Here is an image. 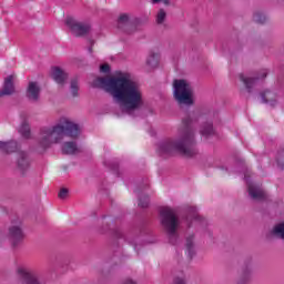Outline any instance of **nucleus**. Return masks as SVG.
I'll use <instances>...</instances> for the list:
<instances>
[{"mask_svg":"<svg viewBox=\"0 0 284 284\" xmlns=\"http://www.w3.org/2000/svg\"><path fill=\"white\" fill-rule=\"evenodd\" d=\"M93 85L108 92L126 114H132L145 105L143 87L128 71H116L111 77H99L93 81Z\"/></svg>","mask_w":284,"mask_h":284,"instance_id":"obj_1","label":"nucleus"},{"mask_svg":"<svg viewBox=\"0 0 284 284\" xmlns=\"http://www.w3.org/2000/svg\"><path fill=\"white\" fill-rule=\"evenodd\" d=\"M68 136L69 139H79L81 136V125L70 118L62 116L51 126H44L40 130L38 145L41 150H50Z\"/></svg>","mask_w":284,"mask_h":284,"instance_id":"obj_2","label":"nucleus"},{"mask_svg":"<svg viewBox=\"0 0 284 284\" xmlns=\"http://www.w3.org/2000/svg\"><path fill=\"white\" fill-rule=\"evenodd\" d=\"M194 143V131L187 129L175 139L165 140L160 144L161 154H183V156H194L196 152L190 148Z\"/></svg>","mask_w":284,"mask_h":284,"instance_id":"obj_3","label":"nucleus"},{"mask_svg":"<svg viewBox=\"0 0 284 284\" xmlns=\"http://www.w3.org/2000/svg\"><path fill=\"white\" fill-rule=\"evenodd\" d=\"M173 99L180 105H194V88L189 79L180 78L173 81Z\"/></svg>","mask_w":284,"mask_h":284,"instance_id":"obj_4","label":"nucleus"},{"mask_svg":"<svg viewBox=\"0 0 284 284\" xmlns=\"http://www.w3.org/2000/svg\"><path fill=\"white\" fill-rule=\"evenodd\" d=\"M161 223L170 237V242L174 244L176 239H179V217L176 216V211L170 206H164L160 211Z\"/></svg>","mask_w":284,"mask_h":284,"instance_id":"obj_5","label":"nucleus"},{"mask_svg":"<svg viewBox=\"0 0 284 284\" xmlns=\"http://www.w3.org/2000/svg\"><path fill=\"white\" fill-rule=\"evenodd\" d=\"M257 99L268 108H278L281 104V91L274 88L264 89L258 93Z\"/></svg>","mask_w":284,"mask_h":284,"instance_id":"obj_6","label":"nucleus"},{"mask_svg":"<svg viewBox=\"0 0 284 284\" xmlns=\"http://www.w3.org/2000/svg\"><path fill=\"white\" fill-rule=\"evenodd\" d=\"M7 236L13 247H17V245H19V243L26 239L21 220L17 219L11 221V224L8 227Z\"/></svg>","mask_w":284,"mask_h":284,"instance_id":"obj_7","label":"nucleus"},{"mask_svg":"<svg viewBox=\"0 0 284 284\" xmlns=\"http://www.w3.org/2000/svg\"><path fill=\"white\" fill-rule=\"evenodd\" d=\"M246 187L248 196L253 201H265L267 199V193L263 190V186L258 184L255 180H246Z\"/></svg>","mask_w":284,"mask_h":284,"instance_id":"obj_8","label":"nucleus"},{"mask_svg":"<svg viewBox=\"0 0 284 284\" xmlns=\"http://www.w3.org/2000/svg\"><path fill=\"white\" fill-rule=\"evenodd\" d=\"M65 23L75 37H82V34H88V32H90V23L88 22H81L74 18H68Z\"/></svg>","mask_w":284,"mask_h":284,"instance_id":"obj_9","label":"nucleus"},{"mask_svg":"<svg viewBox=\"0 0 284 284\" xmlns=\"http://www.w3.org/2000/svg\"><path fill=\"white\" fill-rule=\"evenodd\" d=\"M265 77H267V70L263 69L255 77H247L244 73H239L237 81L243 83L244 88L250 91L254 87V83L258 81V79H265Z\"/></svg>","mask_w":284,"mask_h":284,"instance_id":"obj_10","label":"nucleus"},{"mask_svg":"<svg viewBox=\"0 0 284 284\" xmlns=\"http://www.w3.org/2000/svg\"><path fill=\"white\" fill-rule=\"evenodd\" d=\"M50 77L58 85H65L69 75L65 69L61 67H52L50 70Z\"/></svg>","mask_w":284,"mask_h":284,"instance_id":"obj_11","label":"nucleus"},{"mask_svg":"<svg viewBox=\"0 0 284 284\" xmlns=\"http://www.w3.org/2000/svg\"><path fill=\"white\" fill-rule=\"evenodd\" d=\"M189 215L186 216L187 227H196L203 225V217L199 215V209L196 206H190L187 209Z\"/></svg>","mask_w":284,"mask_h":284,"instance_id":"obj_12","label":"nucleus"},{"mask_svg":"<svg viewBox=\"0 0 284 284\" xmlns=\"http://www.w3.org/2000/svg\"><path fill=\"white\" fill-rule=\"evenodd\" d=\"M18 274L21 276L24 284H39V278H37L34 272L26 266H20Z\"/></svg>","mask_w":284,"mask_h":284,"instance_id":"obj_13","label":"nucleus"},{"mask_svg":"<svg viewBox=\"0 0 284 284\" xmlns=\"http://www.w3.org/2000/svg\"><path fill=\"white\" fill-rule=\"evenodd\" d=\"M14 81H17V75L14 74H10L4 78L3 88L0 91V98L14 94Z\"/></svg>","mask_w":284,"mask_h":284,"instance_id":"obj_14","label":"nucleus"},{"mask_svg":"<svg viewBox=\"0 0 284 284\" xmlns=\"http://www.w3.org/2000/svg\"><path fill=\"white\" fill-rule=\"evenodd\" d=\"M41 94V87L37 82H30L27 89V97L30 101H38Z\"/></svg>","mask_w":284,"mask_h":284,"instance_id":"obj_15","label":"nucleus"},{"mask_svg":"<svg viewBox=\"0 0 284 284\" xmlns=\"http://www.w3.org/2000/svg\"><path fill=\"white\" fill-rule=\"evenodd\" d=\"M19 142L14 140H11L9 142L0 141V150H2V152H7L8 154L12 152H19Z\"/></svg>","mask_w":284,"mask_h":284,"instance_id":"obj_16","label":"nucleus"},{"mask_svg":"<svg viewBox=\"0 0 284 284\" xmlns=\"http://www.w3.org/2000/svg\"><path fill=\"white\" fill-rule=\"evenodd\" d=\"M18 132L22 139H32V131L30 130V123L24 120L21 122L20 126L18 128Z\"/></svg>","mask_w":284,"mask_h":284,"instance_id":"obj_17","label":"nucleus"},{"mask_svg":"<svg viewBox=\"0 0 284 284\" xmlns=\"http://www.w3.org/2000/svg\"><path fill=\"white\" fill-rule=\"evenodd\" d=\"M63 154H77L79 152V146L74 141H67L62 144Z\"/></svg>","mask_w":284,"mask_h":284,"instance_id":"obj_18","label":"nucleus"},{"mask_svg":"<svg viewBox=\"0 0 284 284\" xmlns=\"http://www.w3.org/2000/svg\"><path fill=\"white\" fill-rule=\"evenodd\" d=\"M28 165H30V159L28 158V153H26L23 151H19L18 152V166L21 170H26V168H28Z\"/></svg>","mask_w":284,"mask_h":284,"instance_id":"obj_19","label":"nucleus"},{"mask_svg":"<svg viewBox=\"0 0 284 284\" xmlns=\"http://www.w3.org/2000/svg\"><path fill=\"white\" fill-rule=\"evenodd\" d=\"M185 252H186L189 258H192V256H194V254L196 252L194 248V236L186 237Z\"/></svg>","mask_w":284,"mask_h":284,"instance_id":"obj_20","label":"nucleus"},{"mask_svg":"<svg viewBox=\"0 0 284 284\" xmlns=\"http://www.w3.org/2000/svg\"><path fill=\"white\" fill-rule=\"evenodd\" d=\"M168 21V11L165 9H159L155 14V23L163 26Z\"/></svg>","mask_w":284,"mask_h":284,"instance_id":"obj_21","label":"nucleus"},{"mask_svg":"<svg viewBox=\"0 0 284 284\" xmlns=\"http://www.w3.org/2000/svg\"><path fill=\"white\" fill-rule=\"evenodd\" d=\"M200 132L203 136H211V134H214V126L212 125V122L203 124Z\"/></svg>","mask_w":284,"mask_h":284,"instance_id":"obj_22","label":"nucleus"},{"mask_svg":"<svg viewBox=\"0 0 284 284\" xmlns=\"http://www.w3.org/2000/svg\"><path fill=\"white\" fill-rule=\"evenodd\" d=\"M273 236H278L280 239L284 240V223H280L274 226L272 231Z\"/></svg>","mask_w":284,"mask_h":284,"instance_id":"obj_23","label":"nucleus"},{"mask_svg":"<svg viewBox=\"0 0 284 284\" xmlns=\"http://www.w3.org/2000/svg\"><path fill=\"white\" fill-rule=\"evenodd\" d=\"M70 92L72 97H79V80L72 79L70 81Z\"/></svg>","mask_w":284,"mask_h":284,"instance_id":"obj_24","label":"nucleus"},{"mask_svg":"<svg viewBox=\"0 0 284 284\" xmlns=\"http://www.w3.org/2000/svg\"><path fill=\"white\" fill-rule=\"evenodd\" d=\"M146 65H149V68H156L159 65V60L156 59V54L151 53L146 58Z\"/></svg>","mask_w":284,"mask_h":284,"instance_id":"obj_25","label":"nucleus"},{"mask_svg":"<svg viewBox=\"0 0 284 284\" xmlns=\"http://www.w3.org/2000/svg\"><path fill=\"white\" fill-rule=\"evenodd\" d=\"M253 21H255V23H265V21H267V16L263 12H256L253 16Z\"/></svg>","mask_w":284,"mask_h":284,"instance_id":"obj_26","label":"nucleus"},{"mask_svg":"<svg viewBox=\"0 0 284 284\" xmlns=\"http://www.w3.org/2000/svg\"><path fill=\"white\" fill-rule=\"evenodd\" d=\"M277 165L281 170H284V151H280L276 158Z\"/></svg>","mask_w":284,"mask_h":284,"instance_id":"obj_27","label":"nucleus"},{"mask_svg":"<svg viewBox=\"0 0 284 284\" xmlns=\"http://www.w3.org/2000/svg\"><path fill=\"white\" fill-rule=\"evenodd\" d=\"M152 6H156V3H163V6H172V0H149Z\"/></svg>","mask_w":284,"mask_h":284,"instance_id":"obj_28","label":"nucleus"},{"mask_svg":"<svg viewBox=\"0 0 284 284\" xmlns=\"http://www.w3.org/2000/svg\"><path fill=\"white\" fill-rule=\"evenodd\" d=\"M148 205H150V197H148V196L140 197L139 206L140 207H148Z\"/></svg>","mask_w":284,"mask_h":284,"instance_id":"obj_29","label":"nucleus"},{"mask_svg":"<svg viewBox=\"0 0 284 284\" xmlns=\"http://www.w3.org/2000/svg\"><path fill=\"white\" fill-rule=\"evenodd\" d=\"M100 72H102V74H110V64L104 63L100 65Z\"/></svg>","mask_w":284,"mask_h":284,"instance_id":"obj_30","label":"nucleus"},{"mask_svg":"<svg viewBox=\"0 0 284 284\" xmlns=\"http://www.w3.org/2000/svg\"><path fill=\"white\" fill-rule=\"evenodd\" d=\"M68 192L69 191L65 187L60 189V192L58 194L59 199H68Z\"/></svg>","mask_w":284,"mask_h":284,"instance_id":"obj_31","label":"nucleus"},{"mask_svg":"<svg viewBox=\"0 0 284 284\" xmlns=\"http://www.w3.org/2000/svg\"><path fill=\"white\" fill-rule=\"evenodd\" d=\"M120 23H128L130 21V16L128 14H121L119 18Z\"/></svg>","mask_w":284,"mask_h":284,"instance_id":"obj_32","label":"nucleus"},{"mask_svg":"<svg viewBox=\"0 0 284 284\" xmlns=\"http://www.w3.org/2000/svg\"><path fill=\"white\" fill-rule=\"evenodd\" d=\"M247 176H253V175H247Z\"/></svg>","mask_w":284,"mask_h":284,"instance_id":"obj_33","label":"nucleus"}]
</instances>
